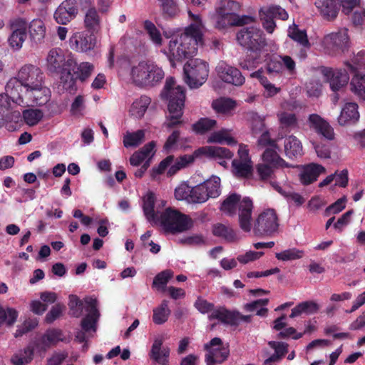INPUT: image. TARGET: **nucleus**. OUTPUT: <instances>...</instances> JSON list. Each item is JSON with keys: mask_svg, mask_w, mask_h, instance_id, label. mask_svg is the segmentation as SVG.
Instances as JSON below:
<instances>
[{"mask_svg": "<svg viewBox=\"0 0 365 365\" xmlns=\"http://www.w3.org/2000/svg\"><path fill=\"white\" fill-rule=\"evenodd\" d=\"M239 210V223L242 230L250 232L252 229V201L249 197L240 200V195L234 193L228 195L222 202L220 210L229 215H234Z\"/></svg>", "mask_w": 365, "mask_h": 365, "instance_id": "6", "label": "nucleus"}, {"mask_svg": "<svg viewBox=\"0 0 365 365\" xmlns=\"http://www.w3.org/2000/svg\"><path fill=\"white\" fill-rule=\"evenodd\" d=\"M144 26L147 32L148 33L150 39L156 45H161L162 38L160 31L157 29L155 26L150 21H145L144 22Z\"/></svg>", "mask_w": 365, "mask_h": 365, "instance_id": "56", "label": "nucleus"}, {"mask_svg": "<svg viewBox=\"0 0 365 365\" xmlns=\"http://www.w3.org/2000/svg\"><path fill=\"white\" fill-rule=\"evenodd\" d=\"M185 81L192 88L201 86L209 75L208 63L201 59L189 60L184 66Z\"/></svg>", "mask_w": 365, "mask_h": 365, "instance_id": "8", "label": "nucleus"}, {"mask_svg": "<svg viewBox=\"0 0 365 365\" xmlns=\"http://www.w3.org/2000/svg\"><path fill=\"white\" fill-rule=\"evenodd\" d=\"M61 81L63 86L67 90H72L75 87V79L69 71H67L66 68H63L61 75Z\"/></svg>", "mask_w": 365, "mask_h": 365, "instance_id": "62", "label": "nucleus"}, {"mask_svg": "<svg viewBox=\"0 0 365 365\" xmlns=\"http://www.w3.org/2000/svg\"><path fill=\"white\" fill-rule=\"evenodd\" d=\"M277 117L279 123L283 126L294 125L297 123V118L294 114L287 113L284 110L279 111L277 113Z\"/></svg>", "mask_w": 365, "mask_h": 365, "instance_id": "58", "label": "nucleus"}, {"mask_svg": "<svg viewBox=\"0 0 365 365\" xmlns=\"http://www.w3.org/2000/svg\"><path fill=\"white\" fill-rule=\"evenodd\" d=\"M65 310V306L61 304H56L51 310L47 313L46 316V321L48 323H51L56 319L59 318L63 312Z\"/></svg>", "mask_w": 365, "mask_h": 365, "instance_id": "60", "label": "nucleus"}, {"mask_svg": "<svg viewBox=\"0 0 365 365\" xmlns=\"http://www.w3.org/2000/svg\"><path fill=\"white\" fill-rule=\"evenodd\" d=\"M235 6H236V4L234 1L230 0L221 1L220 6L217 8L212 16L217 28L224 29L238 24V16L233 11Z\"/></svg>", "mask_w": 365, "mask_h": 365, "instance_id": "15", "label": "nucleus"}, {"mask_svg": "<svg viewBox=\"0 0 365 365\" xmlns=\"http://www.w3.org/2000/svg\"><path fill=\"white\" fill-rule=\"evenodd\" d=\"M191 24L185 32L170 41L168 50L165 51L173 66L175 62L196 53L197 46L202 44L204 25L198 15L189 12Z\"/></svg>", "mask_w": 365, "mask_h": 365, "instance_id": "2", "label": "nucleus"}, {"mask_svg": "<svg viewBox=\"0 0 365 365\" xmlns=\"http://www.w3.org/2000/svg\"><path fill=\"white\" fill-rule=\"evenodd\" d=\"M276 168L262 161L256 165V170L260 179L266 180L271 177Z\"/></svg>", "mask_w": 365, "mask_h": 365, "instance_id": "57", "label": "nucleus"}, {"mask_svg": "<svg viewBox=\"0 0 365 365\" xmlns=\"http://www.w3.org/2000/svg\"><path fill=\"white\" fill-rule=\"evenodd\" d=\"M173 160V156L169 155L163 160L157 166L153 167L150 171V178L153 180L157 179L166 170H168Z\"/></svg>", "mask_w": 365, "mask_h": 365, "instance_id": "49", "label": "nucleus"}, {"mask_svg": "<svg viewBox=\"0 0 365 365\" xmlns=\"http://www.w3.org/2000/svg\"><path fill=\"white\" fill-rule=\"evenodd\" d=\"M252 76L259 80V83L264 88V93L267 96L272 97L279 93L281 90L280 88L276 87L274 84L271 83L262 71H258L252 73Z\"/></svg>", "mask_w": 365, "mask_h": 365, "instance_id": "43", "label": "nucleus"}, {"mask_svg": "<svg viewBox=\"0 0 365 365\" xmlns=\"http://www.w3.org/2000/svg\"><path fill=\"white\" fill-rule=\"evenodd\" d=\"M269 345L274 349L275 353L267 361H278L287 351V344L284 342L269 341Z\"/></svg>", "mask_w": 365, "mask_h": 365, "instance_id": "54", "label": "nucleus"}, {"mask_svg": "<svg viewBox=\"0 0 365 365\" xmlns=\"http://www.w3.org/2000/svg\"><path fill=\"white\" fill-rule=\"evenodd\" d=\"M325 168L318 164L310 163L303 167L299 179L303 185H309L321 175L325 173Z\"/></svg>", "mask_w": 365, "mask_h": 365, "instance_id": "29", "label": "nucleus"}, {"mask_svg": "<svg viewBox=\"0 0 365 365\" xmlns=\"http://www.w3.org/2000/svg\"><path fill=\"white\" fill-rule=\"evenodd\" d=\"M269 303L268 299H262L245 304L244 308L247 312H256V314L260 317L267 315L268 309L266 306Z\"/></svg>", "mask_w": 365, "mask_h": 365, "instance_id": "46", "label": "nucleus"}, {"mask_svg": "<svg viewBox=\"0 0 365 365\" xmlns=\"http://www.w3.org/2000/svg\"><path fill=\"white\" fill-rule=\"evenodd\" d=\"M320 309V305L314 301H305L295 306L291 312L290 318H294L301 314H313Z\"/></svg>", "mask_w": 365, "mask_h": 365, "instance_id": "36", "label": "nucleus"}, {"mask_svg": "<svg viewBox=\"0 0 365 365\" xmlns=\"http://www.w3.org/2000/svg\"><path fill=\"white\" fill-rule=\"evenodd\" d=\"M259 16L264 29L268 33L272 34L276 27L274 19L286 20L288 19V14L281 6L272 4L261 7L259 11Z\"/></svg>", "mask_w": 365, "mask_h": 365, "instance_id": "17", "label": "nucleus"}, {"mask_svg": "<svg viewBox=\"0 0 365 365\" xmlns=\"http://www.w3.org/2000/svg\"><path fill=\"white\" fill-rule=\"evenodd\" d=\"M324 75L329 81L331 88L338 91L346 86L349 80L348 72L345 69H327Z\"/></svg>", "mask_w": 365, "mask_h": 365, "instance_id": "25", "label": "nucleus"}, {"mask_svg": "<svg viewBox=\"0 0 365 365\" xmlns=\"http://www.w3.org/2000/svg\"><path fill=\"white\" fill-rule=\"evenodd\" d=\"M304 252L297 248H290L275 254L276 258L282 262L293 261L302 258Z\"/></svg>", "mask_w": 365, "mask_h": 365, "instance_id": "47", "label": "nucleus"}, {"mask_svg": "<svg viewBox=\"0 0 365 365\" xmlns=\"http://www.w3.org/2000/svg\"><path fill=\"white\" fill-rule=\"evenodd\" d=\"M62 340V333L61 331L49 330L42 336L41 340L36 343V351L41 355L47 349L54 346Z\"/></svg>", "mask_w": 365, "mask_h": 365, "instance_id": "30", "label": "nucleus"}, {"mask_svg": "<svg viewBox=\"0 0 365 365\" xmlns=\"http://www.w3.org/2000/svg\"><path fill=\"white\" fill-rule=\"evenodd\" d=\"M258 145L264 148L261 155V160L275 168H289V165L280 157L279 146L275 140L269 138L268 132L262 134L257 141Z\"/></svg>", "mask_w": 365, "mask_h": 365, "instance_id": "9", "label": "nucleus"}, {"mask_svg": "<svg viewBox=\"0 0 365 365\" xmlns=\"http://www.w3.org/2000/svg\"><path fill=\"white\" fill-rule=\"evenodd\" d=\"M288 36L292 39L303 46H309V41L305 31L299 30L295 24H293L289 27Z\"/></svg>", "mask_w": 365, "mask_h": 365, "instance_id": "51", "label": "nucleus"}, {"mask_svg": "<svg viewBox=\"0 0 365 365\" xmlns=\"http://www.w3.org/2000/svg\"><path fill=\"white\" fill-rule=\"evenodd\" d=\"M359 118L358 105L354 102H346L341 107L337 117V123L340 126L351 125L356 123Z\"/></svg>", "mask_w": 365, "mask_h": 365, "instance_id": "22", "label": "nucleus"}, {"mask_svg": "<svg viewBox=\"0 0 365 365\" xmlns=\"http://www.w3.org/2000/svg\"><path fill=\"white\" fill-rule=\"evenodd\" d=\"M142 207L147 220L153 226L159 223L166 207V201L156 200V195L152 191L146 192L142 197Z\"/></svg>", "mask_w": 365, "mask_h": 365, "instance_id": "11", "label": "nucleus"}, {"mask_svg": "<svg viewBox=\"0 0 365 365\" xmlns=\"http://www.w3.org/2000/svg\"><path fill=\"white\" fill-rule=\"evenodd\" d=\"M200 151V148L196 149L192 154L182 155L175 160L173 159V163L168 170V175H174L179 170L193 164L196 159L202 158Z\"/></svg>", "mask_w": 365, "mask_h": 365, "instance_id": "23", "label": "nucleus"}, {"mask_svg": "<svg viewBox=\"0 0 365 365\" xmlns=\"http://www.w3.org/2000/svg\"><path fill=\"white\" fill-rule=\"evenodd\" d=\"M351 90L359 96L365 98V76L355 75L351 81Z\"/></svg>", "mask_w": 365, "mask_h": 365, "instance_id": "52", "label": "nucleus"}, {"mask_svg": "<svg viewBox=\"0 0 365 365\" xmlns=\"http://www.w3.org/2000/svg\"><path fill=\"white\" fill-rule=\"evenodd\" d=\"M162 344V339H155L150 351V357L162 365H168L170 351L168 348L161 349Z\"/></svg>", "mask_w": 365, "mask_h": 365, "instance_id": "34", "label": "nucleus"}, {"mask_svg": "<svg viewBox=\"0 0 365 365\" xmlns=\"http://www.w3.org/2000/svg\"><path fill=\"white\" fill-rule=\"evenodd\" d=\"M156 226L161 227L165 232L175 234L190 230L193 226V220L188 215L167 207Z\"/></svg>", "mask_w": 365, "mask_h": 365, "instance_id": "7", "label": "nucleus"}, {"mask_svg": "<svg viewBox=\"0 0 365 365\" xmlns=\"http://www.w3.org/2000/svg\"><path fill=\"white\" fill-rule=\"evenodd\" d=\"M162 96L168 101V115L165 125L170 128L180 123L185 94L182 87L178 85L174 78H169L166 81Z\"/></svg>", "mask_w": 365, "mask_h": 365, "instance_id": "4", "label": "nucleus"}, {"mask_svg": "<svg viewBox=\"0 0 365 365\" xmlns=\"http://www.w3.org/2000/svg\"><path fill=\"white\" fill-rule=\"evenodd\" d=\"M78 14L76 0H65L57 8L54 19L59 24H67Z\"/></svg>", "mask_w": 365, "mask_h": 365, "instance_id": "21", "label": "nucleus"}, {"mask_svg": "<svg viewBox=\"0 0 365 365\" xmlns=\"http://www.w3.org/2000/svg\"><path fill=\"white\" fill-rule=\"evenodd\" d=\"M173 277V272L171 270H164L155 276L153 282V286L158 289L163 288Z\"/></svg>", "mask_w": 365, "mask_h": 365, "instance_id": "55", "label": "nucleus"}, {"mask_svg": "<svg viewBox=\"0 0 365 365\" xmlns=\"http://www.w3.org/2000/svg\"><path fill=\"white\" fill-rule=\"evenodd\" d=\"M207 350L206 362L207 365H215L223 362L229 355L228 346L223 344L220 338L212 339L210 343L205 345Z\"/></svg>", "mask_w": 365, "mask_h": 365, "instance_id": "18", "label": "nucleus"}, {"mask_svg": "<svg viewBox=\"0 0 365 365\" xmlns=\"http://www.w3.org/2000/svg\"><path fill=\"white\" fill-rule=\"evenodd\" d=\"M237 106V102L229 98H220L212 103L215 111L223 115H232Z\"/></svg>", "mask_w": 365, "mask_h": 365, "instance_id": "35", "label": "nucleus"}, {"mask_svg": "<svg viewBox=\"0 0 365 365\" xmlns=\"http://www.w3.org/2000/svg\"><path fill=\"white\" fill-rule=\"evenodd\" d=\"M17 317L18 312L15 309H4L0 307V326L4 323L11 326L16 321Z\"/></svg>", "mask_w": 365, "mask_h": 365, "instance_id": "50", "label": "nucleus"}, {"mask_svg": "<svg viewBox=\"0 0 365 365\" xmlns=\"http://www.w3.org/2000/svg\"><path fill=\"white\" fill-rule=\"evenodd\" d=\"M64 61L63 56L56 50H51L46 61V67L50 72H56L62 66Z\"/></svg>", "mask_w": 365, "mask_h": 365, "instance_id": "42", "label": "nucleus"}, {"mask_svg": "<svg viewBox=\"0 0 365 365\" xmlns=\"http://www.w3.org/2000/svg\"><path fill=\"white\" fill-rule=\"evenodd\" d=\"M251 129L254 134H257L259 133L262 132V134L267 132L264 130L265 125L264 122V118L257 115H253L251 123Z\"/></svg>", "mask_w": 365, "mask_h": 365, "instance_id": "61", "label": "nucleus"}, {"mask_svg": "<svg viewBox=\"0 0 365 365\" xmlns=\"http://www.w3.org/2000/svg\"><path fill=\"white\" fill-rule=\"evenodd\" d=\"M174 194L178 200H185L189 204H202L220 195L221 180L218 176L212 175L193 187L182 182L175 189Z\"/></svg>", "mask_w": 365, "mask_h": 365, "instance_id": "3", "label": "nucleus"}, {"mask_svg": "<svg viewBox=\"0 0 365 365\" xmlns=\"http://www.w3.org/2000/svg\"><path fill=\"white\" fill-rule=\"evenodd\" d=\"M96 46V38L86 31H76L69 38L70 48L77 52H86Z\"/></svg>", "mask_w": 365, "mask_h": 365, "instance_id": "19", "label": "nucleus"}, {"mask_svg": "<svg viewBox=\"0 0 365 365\" xmlns=\"http://www.w3.org/2000/svg\"><path fill=\"white\" fill-rule=\"evenodd\" d=\"M44 113L38 108H29L22 112L24 122L29 126L37 125L43 118Z\"/></svg>", "mask_w": 365, "mask_h": 365, "instance_id": "40", "label": "nucleus"}, {"mask_svg": "<svg viewBox=\"0 0 365 365\" xmlns=\"http://www.w3.org/2000/svg\"><path fill=\"white\" fill-rule=\"evenodd\" d=\"M101 17L95 7L89 8L85 11L83 24L88 31L98 32L101 29Z\"/></svg>", "mask_w": 365, "mask_h": 365, "instance_id": "32", "label": "nucleus"}, {"mask_svg": "<svg viewBox=\"0 0 365 365\" xmlns=\"http://www.w3.org/2000/svg\"><path fill=\"white\" fill-rule=\"evenodd\" d=\"M217 120L208 118H202L192 126L193 131L198 134H205L217 126Z\"/></svg>", "mask_w": 365, "mask_h": 365, "instance_id": "44", "label": "nucleus"}, {"mask_svg": "<svg viewBox=\"0 0 365 365\" xmlns=\"http://www.w3.org/2000/svg\"><path fill=\"white\" fill-rule=\"evenodd\" d=\"M25 89L29 98L37 104L41 105L49 99L50 91L44 86L43 73L41 70L33 66H26L21 68L16 78L11 79L6 86V94L0 95V105L10 107L9 98L17 101L21 98L19 89Z\"/></svg>", "mask_w": 365, "mask_h": 365, "instance_id": "1", "label": "nucleus"}, {"mask_svg": "<svg viewBox=\"0 0 365 365\" xmlns=\"http://www.w3.org/2000/svg\"><path fill=\"white\" fill-rule=\"evenodd\" d=\"M170 310L167 301H163L161 304L153 309V320L156 324H162L167 322Z\"/></svg>", "mask_w": 365, "mask_h": 365, "instance_id": "45", "label": "nucleus"}, {"mask_svg": "<svg viewBox=\"0 0 365 365\" xmlns=\"http://www.w3.org/2000/svg\"><path fill=\"white\" fill-rule=\"evenodd\" d=\"M99 317L98 312L96 307H92L90 313L83 319L81 326L86 332L96 331V323Z\"/></svg>", "mask_w": 365, "mask_h": 365, "instance_id": "48", "label": "nucleus"}, {"mask_svg": "<svg viewBox=\"0 0 365 365\" xmlns=\"http://www.w3.org/2000/svg\"><path fill=\"white\" fill-rule=\"evenodd\" d=\"M202 157L214 158L215 160H230L233 157V153L228 148L220 146L205 145L200 147Z\"/></svg>", "mask_w": 365, "mask_h": 365, "instance_id": "28", "label": "nucleus"}, {"mask_svg": "<svg viewBox=\"0 0 365 365\" xmlns=\"http://www.w3.org/2000/svg\"><path fill=\"white\" fill-rule=\"evenodd\" d=\"M284 152L289 158H295L303 154L301 141L294 135H289L284 140Z\"/></svg>", "mask_w": 365, "mask_h": 365, "instance_id": "33", "label": "nucleus"}, {"mask_svg": "<svg viewBox=\"0 0 365 365\" xmlns=\"http://www.w3.org/2000/svg\"><path fill=\"white\" fill-rule=\"evenodd\" d=\"M36 350L35 346H29L23 350H21L14 354L11 361L14 365H26L33 359L34 351Z\"/></svg>", "mask_w": 365, "mask_h": 365, "instance_id": "38", "label": "nucleus"}, {"mask_svg": "<svg viewBox=\"0 0 365 365\" xmlns=\"http://www.w3.org/2000/svg\"><path fill=\"white\" fill-rule=\"evenodd\" d=\"M310 127L328 140L334 138V132L329 123L317 114L309 115Z\"/></svg>", "mask_w": 365, "mask_h": 365, "instance_id": "27", "label": "nucleus"}, {"mask_svg": "<svg viewBox=\"0 0 365 365\" xmlns=\"http://www.w3.org/2000/svg\"><path fill=\"white\" fill-rule=\"evenodd\" d=\"M264 255L263 252L248 251L237 257V260L242 264H247L259 259Z\"/></svg>", "mask_w": 365, "mask_h": 365, "instance_id": "63", "label": "nucleus"}, {"mask_svg": "<svg viewBox=\"0 0 365 365\" xmlns=\"http://www.w3.org/2000/svg\"><path fill=\"white\" fill-rule=\"evenodd\" d=\"M161 3V7L164 13L168 16L177 14L178 9L173 0H158Z\"/></svg>", "mask_w": 365, "mask_h": 365, "instance_id": "64", "label": "nucleus"}, {"mask_svg": "<svg viewBox=\"0 0 365 365\" xmlns=\"http://www.w3.org/2000/svg\"><path fill=\"white\" fill-rule=\"evenodd\" d=\"M315 6L322 17L327 21L334 20L339 12L336 0H317Z\"/></svg>", "mask_w": 365, "mask_h": 365, "instance_id": "31", "label": "nucleus"}, {"mask_svg": "<svg viewBox=\"0 0 365 365\" xmlns=\"http://www.w3.org/2000/svg\"><path fill=\"white\" fill-rule=\"evenodd\" d=\"M279 227V217L275 210L267 208L258 215L253 229L257 234L271 235L278 231Z\"/></svg>", "mask_w": 365, "mask_h": 365, "instance_id": "14", "label": "nucleus"}, {"mask_svg": "<svg viewBox=\"0 0 365 365\" xmlns=\"http://www.w3.org/2000/svg\"><path fill=\"white\" fill-rule=\"evenodd\" d=\"M211 317L230 324H236L241 321L250 322L251 319L250 316H245L237 312H230L224 308L215 309L211 314Z\"/></svg>", "mask_w": 365, "mask_h": 365, "instance_id": "24", "label": "nucleus"}, {"mask_svg": "<svg viewBox=\"0 0 365 365\" xmlns=\"http://www.w3.org/2000/svg\"><path fill=\"white\" fill-rule=\"evenodd\" d=\"M164 77V72L156 64L140 61L130 66L128 71L129 82L140 87L153 86Z\"/></svg>", "mask_w": 365, "mask_h": 365, "instance_id": "5", "label": "nucleus"}, {"mask_svg": "<svg viewBox=\"0 0 365 365\" xmlns=\"http://www.w3.org/2000/svg\"><path fill=\"white\" fill-rule=\"evenodd\" d=\"M216 71L218 77L227 83L241 86L245 82V78L237 68L224 62L218 64Z\"/></svg>", "mask_w": 365, "mask_h": 365, "instance_id": "20", "label": "nucleus"}, {"mask_svg": "<svg viewBox=\"0 0 365 365\" xmlns=\"http://www.w3.org/2000/svg\"><path fill=\"white\" fill-rule=\"evenodd\" d=\"M238 43L250 50V56L255 57L257 51H261L266 43L262 32L257 28L243 29L237 34Z\"/></svg>", "mask_w": 365, "mask_h": 365, "instance_id": "13", "label": "nucleus"}, {"mask_svg": "<svg viewBox=\"0 0 365 365\" xmlns=\"http://www.w3.org/2000/svg\"><path fill=\"white\" fill-rule=\"evenodd\" d=\"M350 43L348 29L345 28L327 34L322 41L324 48L329 52H344L350 46Z\"/></svg>", "mask_w": 365, "mask_h": 365, "instance_id": "16", "label": "nucleus"}, {"mask_svg": "<svg viewBox=\"0 0 365 365\" xmlns=\"http://www.w3.org/2000/svg\"><path fill=\"white\" fill-rule=\"evenodd\" d=\"M145 131L138 130L135 132H127L123 137V145L125 148L138 147L145 140Z\"/></svg>", "mask_w": 365, "mask_h": 365, "instance_id": "41", "label": "nucleus"}, {"mask_svg": "<svg viewBox=\"0 0 365 365\" xmlns=\"http://www.w3.org/2000/svg\"><path fill=\"white\" fill-rule=\"evenodd\" d=\"M207 143L235 145L237 144V140L232 135V129L223 128L210 133Z\"/></svg>", "mask_w": 365, "mask_h": 365, "instance_id": "26", "label": "nucleus"}, {"mask_svg": "<svg viewBox=\"0 0 365 365\" xmlns=\"http://www.w3.org/2000/svg\"><path fill=\"white\" fill-rule=\"evenodd\" d=\"M94 66L88 62H83L77 65L75 73L81 81H86L93 71Z\"/></svg>", "mask_w": 365, "mask_h": 365, "instance_id": "53", "label": "nucleus"}, {"mask_svg": "<svg viewBox=\"0 0 365 365\" xmlns=\"http://www.w3.org/2000/svg\"><path fill=\"white\" fill-rule=\"evenodd\" d=\"M84 98L82 96H78L75 98L71 106L70 112L72 115H82L84 110Z\"/></svg>", "mask_w": 365, "mask_h": 365, "instance_id": "59", "label": "nucleus"}, {"mask_svg": "<svg viewBox=\"0 0 365 365\" xmlns=\"http://www.w3.org/2000/svg\"><path fill=\"white\" fill-rule=\"evenodd\" d=\"M29 34L31 39L36 43H41L46 36V28L43 20L35 19L29 25Z\"/></svg>", "mask_w": 365, "mask_h": 365, "instance_id": "37", "label": "nucleus"}, {"mask_svg": "<svg viewBox=\"0 0 365 365\" xmlns=\"http://www.w3.org/2000/svg\"><path fill=\"white\" fill-rule=\"evenodd\" d=\"M155 142H149L130 155L129 163L132 166L138 167L141 165V167L134 173L135 178H141L145 175L155 153Z\"/></svg>", "mask_w": 365, "mask_h": 365, "instance_id": "12", "label": "nucleus"}, {"mask_svg": "<svg viewBox=\"0 0 365 365\" xmlns=\"http://www.w3.org/2000/svg\"><path fill=\"white\" fill-rule=\"evenodd\" d=\"M151 100L149 97L143 96L136 99L132 104L130 114L137 118H142L147 110Z\"/></svg>", "mask_w": 365, "mask_h": 365, "instance_id": "39", "label": "nucleus"}, {"mask_svg": "<svg viewBox=\"0 0 365 365\" xmlns=\"http://www.w3.org/2000/svg\"><path fill=\"white\" fill-rule=\"evenodd\" d=\"M231 171L237 178H250L253 175L254 164L247 145H238L237 158L231 163Z\"/></svg>", "mask_w": 365, "mask_h": 365, "instance_id": "10", "label": "nucleus"}]
</instances>
